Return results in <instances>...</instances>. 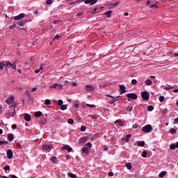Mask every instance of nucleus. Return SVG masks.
Masks as SVG:
<instances>
[{"label": "nucleus", "instance_id": "obj_1", "mask_svg": "<svg viewBox=\"0 0 178 178\" xmlns=\"http://www.w3.org/2000/svg\"><path fill=\"white\" fill-rule=\"evenodd\" d=\"M92 147V144L90 142H88L83 147H82L81 151L83 154H89L90 149Z\"/></svg>", "mask_w": 178, "mask_h": 178}, {"label": "nucleus", "instance_id": "obj_2", "mask_svg": "<svg viewBox=\"0 0 178 178\" xmlns=\"http://www.w3.org/2000/svg\"><path fill=\"white\" fill-rule=\"evenodd\" d=\"M16 62L15 60L13 63H11L9 60H6V69L8 70L9 67H11V69H13L14 70H16Z\"/></svg>", "mask_w": 178, "mask_h": 178}, {"label": "nucleus", "instance_id": "obj_3", "mask_svg": "<svg viewBox=\"0 0 178 178\" xmlns=\"http://www.w3.org/2000/svg\"><path fill=\"white\" fill-rule=\"evenodd\" d=\"M142 130L144 133H151L152 131V127L149 124H147L143 127Z\"/></svg>", "mask_w": 178, "mask_h": 178}, {"label": "nucleus", "instance_id": "obj_4", "mask_svg": "<svg viewBox=\"0 0 178 178\" xmlns=\"http://www.w3.org/2000/svg\"><path fill=\"white\" fill-rule=\"evenodd\" d=\"M141 96L144 101H148L149 99V94L147 91L143 92Z\"/></svg>", "mask_w": 178, "mask_h": 178}, {"label": "nucleus", "instance_id": "obj_5", "mask_svg": "<svg viewBox=\"0 0 178 178\" xmlns=\"http://www.w3.org/2000/svg\"><path fill=\"white\" fill-rule=\"evenodd\" d=\"M62 87H63V86L60 84L53 83V85H51L49 86V88H55L56 90H62Z\"/></svg>", "mask_w": 178, "mask_h": 178}, {"label": "nucleus", "instance_id": "obj_6", "mask_svg": "<svg viewBox=\"0 0 178 178\" xmlns=\"http://www.w3.org/2000/svg\"><path fill=\"white\" fill-rule=\"evenodd\" d=\"M14 101H15V97L10 96V97L7 98V99L6 100V102L8 105H10V104H13Z\"/></svg>", "mask_w": 178, "mask_h": 178}, {"label": "nucleus", "instance_id": "obj_7", "mask_svg": "<svg viewBox=\"0 0 178 178\" xmlns=\"http://www.w3.org/2000/svg\"><path fill=\"white\" fill-rule=\"evenodd\" d=\"M42 149H44L45 151H49V149H52L54 148V146L52 145H47L44 144L42 145Z\"/></svg>", "mask_w": 178, "mask_h": 178}, {"label": "nucleus", "instance_id": "obj_8", "mask_svg": "<svg viewBox=\"0 0 178 178\" xmlns=\"http://www.w3.org/2000/svg\"><path fill=\"white\" fill-rule=\"evenodd\" d=\"M127 97L130 98V99H137V95L136 93H128Z\"/></svg>", "mask_w": 178, "mask_h": 178}, {"label": "nucleus", "instance_id": "obj_9", "mask_svg": "<svg viewBox=\"0 0 178 178\" xmlns=\"http://www.w3.org/2000/svg\"><path fill=\"white\" fill-rule=\"evenodd\" d=\"M119 87L120 89V95L124 94V92H127V90H126V86H124V85H119Z\"/></svg>", "mask_w": 178, "mask_h": 178}, {"label": "nucleus", "instance_id": "obj_10", "mask_svg": "<svg viewBox=\"0 0 178 178\" xmlns=\"http://www.w3.org/2000/svg\"><path fill=\"white\" fill-rule=\"evenodd\" d=\"M7 157L8 159H12V158H13V152L12 149L7 150Z\"/></svg>", "mask_w": 178, "mask_h": 178}, {"label": "nucleus", "instance_id": "obj_11", "mask_svg": "<svg viewBox=\"0 0 178 178\" xmlns=\"http://www.w3.org/2000/svg\"><path fill=\"white\" fill-rule=\"evenodd\" d=\"M24 16H26L25 13H21L17 16H15L14 17L15 20H22V19H23V17H24Z\"/></svg>", "mask_w": 178, "mask_h": 178}, {"label": "nucleus", "instance_id": "obj_12", "mask_svg": "<svg viewBox=\"0 0 178 178\" xmlns=\"http://www.w3.org/2000/svg\"><path fill=\"white\" fill-rule=\"evenodd\" d=\"M6 67V61H0V70H3V67Z\"/></svg>", "mask_w": 178, "mask_h": 178}, {"label": "nucleus", "instance_id": "obj_13", "mask_svg": "<svg viewBox=\"0 0 178 178\" xmlns=\"http://www.w3.org/2000/svg\"><path fill=\"white\" fill-rule=\"evenodd\" d=\"M85 88L87 91H94L95 90V88L94 87H92V86H90V85H87L85 87Z\"/></svg>", "mask_w": 178, "mask_h": 178}, {"label": "nucleus", "instance_id": "obj_14", "mask_svg": "<svg viewBox=\"0 0 178 178\" xmlns=\"http://www.w3.org/2000/svg\"><path fill=\"white\" fill-rule=\"evenodd\" d=\"M24 116L26 122H30V120H31V117L30 116V114H24Z\"/></svg>", "mask_w": 178, "mask_h": 178}, {"label": "nucleus", "instance_id": "obj_15", "mask_svg": "<svg viewBox=\"0 0 178 178\" xmlns=\"http://www.w3.org/2000/svg\"><path fill=\"white\" fill-rule=\"evenodd\" d=\"M63 149H67V151H68V152H72V147H70V146H69V145H65V146H63Z\"/></svg>", "mask_w": 178, "mask_h": 178}, {"label": "nucleus", "instance_id": "obj_16", "mask_svg": "<svg viewBox=\"0 0 178 178\" xmlns=\"http://www.w3.org/2000/svg\"><path fill=\"white\" fill-rule=\"evenodd\" d=\"M79 142L81 144H84V143H87V138L86 137H82L79 139Z\"/></svg>", "mask_w": 178, "mask_h": 178}, {"label": "nucleus", "instance_id": "obj_17", "mask_svg": "<svg viewBox=\"0 0 178 178\" xmlns=\"http://www.w3.org/2000/svg\"><path fill=\"white\" fill-rule=\"evenodd\" d=\"M26 22H27V21L21 20L20 22H17V24H19V26H20L21 27H23V26H24V24H25Z\"/></svg>", "mask_w": 178, "mask_h": 178}, {"label": "nucleus", "instance_id": "obj_18", "mask_svg": "<svg viewBox=\"0 0 178 178\" xmlns=\"http://www.w3.org/2000/svg\"><path fill=\"white\" fill-rule=\"evenodd\" d=\"M120 2L119 1H117L114 3H110L109 4V7L110 8H116V6H118V5H119Z\"/></svg>", "mask_w": 178, "mask_h": 178}, {"label": "nucleus", "instance_id": "obj_19", "mask_svg": "<svg viewBox=\"0 0 178 178\" xmlns=\"http://www.w3.org/2000/svg\"><path fill=\"white\" fill-rule=\"evenodd\" d=\"M145 84L146 86H152V81H151V79H147L145 81Z\"/></svg>", "mask_w": 178, "mask_h": 178}, {"label": "nucleus", "instance_id": "obj_20", "mask_svg": "<svg viewBox=\"0 0 178 178\" xmlns=\"http://www.w3.org/2000/svg\"><path fill=\"white\" fill-rule=\"evenodd\" d=\"M106 97H109L110 98H113V102H117V101H118V98H119V97L120 96H118V97H115V98H113V96H111V95H106Z\"/></svg>", "mask_w": 178, "mask_h": 178}, {"label": "nucleus", "instance_id": "obj_21", "mask_svg": "<svg viewBox=\"0 0 178 178\" xmlns=\"http://www.w3.org/2000/svg\"><path fill=\"white\" fill-rule=\"evenodd\" d=\"M8 116L10 118H15V116H16V112H9Z\"/></svg>", "mask_w": 178, "mask_h": 178}, {"label": "nucleus", "instance_id": "obj_22", "mask_svg": "<svg viewBox=\"0 0 178 178\" xmlns=\"http://www.w3.org/2000/svg\"><path fill=\"white\" fill-rule=\"evenodd\" d=\"M165 176H166V171H162V172L159 175V177H161V178L165 177Z\"/></svg>", "mask_w": 178, "mask_h": 178}, {"label": "nucleus", "instance_id": "obj_23", "mask_svg": "<svg viewBox=\"0 0 178 178\" xmlns=\"http://www.w3.org/2000/svg\"><path fill=\"white\" fill-rule=\"evenodd\" d=\"M126 168H127V169H128V170H131L133 166H131V163H126Z\"/></svg>", "mask_w": 178, "mask_h": 178}, {"label": "nucleus", "instance_id": "obj_24", "mask_svg": "<svg viewBox=\"0 0 178 178\" xmlns=\"http://www.w3.org/2000/svg\"><path fill=\"white\" fill-rule=\"evenodd\" d=\"M115 123H118V125L120 126L121 127L124 126L123 122H122V120H118L115 122Z\"/></svg>", "mask_w": 178, "mask_h": 178}, {"label": "nucleus", "instance_id": "obj_25", "mask_svg": "<svg viewBox=\"0 0 178 178\" xmlns=\"http://www.w3.org/2000/svg\"><path fill=\"white\" fill-rule=\"evenodd\" d=\"M104 15L106 16V17H111V15H112V10L104 13Z\"/></svg>", "mask_w": 178, "mask_h": 178}, {"label": "nucleus", "instance_id": "obj_26", "mask_svg": "<svg viewBox=\"0 0 178 178\" xmlns=\"http://www.w3.org/2000/svg\"><path fill=\"white\" fill-rule=\"evenodd\" d=\"M10 111L11 112H16V105H13L11 106H10Z\"/></svg>", "mask_w": 178, "mask_h": 178}, {"label": "nucleus", "instance_id": "obj_27", "mask_svg": "<svg viewBox=\"0 0 178 178\" xmlns=\"http://www.w3.org/2000/svg\"><path fill=\"white\" fill-rule=\"evenodd\" d=\"M138 145L139 147H144V145H145V142L144 140H142V141H139L138 143Z\"/></svg>", "mask_w": 178, "mask_h": 178}, {"label": "nucleus", "instance_id": "obj_28", "mask_svg": "<svg viewBox=\"0 0 178 178\" xmlns=\"http://www.w3.org/2000/svg\"><path fill=\"white\" fill-rule=\"evenodd\" d=\"M127 111L128 112H131L133 111V106L129 104L127 107Z\"/></svg>", "mask_w": 178, "mask_h": 178}, {"label": "nucleus", "instance_id": "obj_29", "mask_svg": "<svg viewBox=\"0 0 178 178\" xmlns=\"http://www.w3.org/2000/svg\"><path fill=\"white\" fill-rule=\"evenodd\" d=\"M42 113L41 112H35L34 113L35 118H40V116H42Z\"/></svg>", "mask_w": 178, "mask_h": 178}, {"label": "nucleus", "instance_id": "obj_30", "mask_svg": "<svg viewBox=\"0 0 178 178\" xmlns=\"http://www.w3.org/2000/svg\"><path fill=\"white\" fill-rule=\"evenodd\" d=\"M170 133L171 134H176V133H177V130H176L175 128H172L170 129Z\"/></svg>", "mask_w": 178, "mask_h": 178}, {"label": "nucleus", "instance_id": "obj_31", "mask_svg": "<svg viewBox=\"0 0 178 178\" xmlns=\"http://www.w3.org/2000/svg\"><path fill=\"white\" fill-rule=\"evenodd\" d=\"M8 137L9 141H13V138H15V137H13V134H8Z\"/></svg>", "mask_w": 178, "mask_h": 178}, {"label": "nucleus", "instance_id": "obj_32", "mask_svg": "<svg viewBox=\"0 0 178 178\" xmlns=\"http://www.w3.org/2000/svg\"><path fill=\"white\" fill-rule=\"evenodd\" d=\"M66 109H67V105H62V106H60V110L61 111H66Z\"/></svg>", "mask_w": 178, "mask_h": 178}, {"label": "nucleus", "instance_id": "obj_33", "mask_svg": "<svg viewBox=\"0 0 178 178\" xmlns=\"http://www.w3.org/2000/svg\"><path fill=\"white\" fill-rule=\"evenodd\" d=\"M173 88H175V87L170 86H165V87L164 88V90H166V91H168V90H172V89H173Z\"/></svg>", "mask_w": 178, "mask_h": 178}, {"label": "nucleus", "instance_id": "obj_34", "mask_svg": "<svg viewBox=\"0 0 178 178\" xmlns=\"http://www.w3.org/2000/svg\"><path fill=\"white\" fill-rule=\"evenodd\" d=\"M147 111H148L149 112H152V111H154V106H149L147 107Z\"/></svg>", "mask_w": 178, "mask_h": 178}, {"label": "nucleus", "instance_id": "obj_35", "mask_svg": "<svg viewBox=\"0 0 178 178\" xmlns=\"http://www.w3.org/2000/svg\"><path fill=\"white\" fill-rule=\"evenodd\" d=\"M130 137H131V134L127 135V138L125 139V141H127V143H129V141H130Z\"/></svg>", "mask_w": 178, "mask_h": 178}, {"label": "nucleus", "instance_id": "obj_36", "mask_svg": "<svg viewBox=\"0 0 178 178\" xmlns=\"http://www.w3.org/2000/svg\"><path fill=\"white\" fill-rule=\"evenodd\" d=\"M58 106H63V101L62 99H59L58 101Z\"/></svg>", "mask_w": 178, "mask_h": 178}, {"label": "nucleus", "instance_id": "obj_37", "mask_svg": "<svg viewBox=\"0 0 178 178\" xmlns=\"http://www.w3.org/2000/svg\"><path fill=\"white\" fill-rule=\"evenodd\" d=\"M56 156H53L51 157V159H50V161H51V162H54V163H56Z\"/></svg>", "mask_w": 178, "mask_h": 178}, {"label": "nucleus", "instance_id": "obj_38", "mask_svg": "<svg viewBox=\"0 0 178 178\" xmlns=\"http://www.w3.org/2000/svg\"><path fill=\"white\" fill-rule=\"evenodd\" d=\"M44 104H45V105H51V100H49V99H46L45 101H44Z\"/></svg>", "mask_w": 178, "mask_h": 178}, {"label": "nucleus", "instance_id": "obj_39", "mask_svg": "<svg viewBox=\"0 0 178 178\" xmlns=\"http://www.w3.org/2000/svg\"><path fill=\"white\" fill-rule=\"evenodd\" d=\"M53 23L54 24H60V23H62V20H56Z\"/></svg>", "mask_w": 178, "mask_h": 178}, {"label": "nucleus", "instance_id": "obj_40", "mask_svg": "<svg viewBox=\"0 0 178 178\" xmlns=\"http://www.w3.org/2000/svg\"><path fill=\"white\" fill-rule=\"evenodd\" d=\"M16 24H13V25L9 26V30H13V29H15Z\"/></svg>", "mask_w": 178, "mask_h": 178}, {"label": "nucleus", "instance_id": "obj_41", "mask_svg": "<svg viewBox=\"0 0 178 178\" xmlns=\"http://www.w3.org/2000/svg\"><path fill=\"white\" fill-rule=\"evenodd\" d=\"M96 2H98V0H90V6L95 5Z\"/></svg>", "mask_w": 178, "mask_h": 178}, {"label": "nucleus", "instance_id": "obj_42", "mask_svg": "<svg viewBox=\"0 0 178 178\" xmlns=\"http://www.w3.org/2000/svg\"><path fill=\"white\" fill-rule=\"evenodd\" d=\"M143 158H147V151H143L142 153Z\"/></svg>", "mask_w": 178, "mask_h": 178}, {"label": "nucleus", "instance_id": "obj_43", "mask_svg": "<svg viewBox=\"0 0 178 178\" xmlns=\"http://www.w3.org/2000/svg\"><path fill=\"white\" fill-rule=\"evenodd\" d=\"M44 66V64H42V65H41V67H40V69L39 70H35V73H40V70H42V67Z\"/></svg>", "mask_w": 178, "mask_h": 178}, {"label": "nucleus", "instance_id": "obj_44", "mask_svg": "<svg viewBox=\"0 0 178 178\" xmlns=\"http://www.w3.org/2000/svg\"><path fill=\"white\" fill-rule=\"evenodd\" d=\"M170 149H175L177 148L176 145L175 144L170 145Z\"/></svg>", "mask_w": 178, "mask_h": 178}, {"label": "nucleus", "instance_id": "obj_45", "mask_svg": "<svg viewBox=\"0 0 178 178\" xmlns=\"http://www.w3.org/2000/svg\"><path fill=\"white\" fill-rule=\"evenodd\" d=\"M98 8H95L94 10L92 11V15H95V13H98Z\"/></svg>", "mask_w": 178, "mask_h": 178}, {"label": "nucleus", "instance_id": "obj_46", "mask_svg": "<svg viewBox=\"0 0 178 178\" xmlns=\"http://www.w3.org/2000/svg\"><path fill=\"white\" fill-rule=\"evenodd\" d=\"M67 123H69V124H73V123H74V121L72 119H69Z\"/></svg>", "mask_w": 178, "mask_h": 178}, {"label": "nucleus", "instance_id": "obj_47", "mask_svg": "<svg viewBox=\"0 0 178 178\" xmlns=\"http://www.w3.org/2000/svg\"><path fill=\"white\" fill-rule=\"evenodd\" d=\"M159 101H160V102H163V101H165V97L160 96Z\"/></svg>", "mask_w": 178, "mask_h": 178}, {"label": "nucleus", "instance_id": "obj_48", "mask_svg": "<svg viewBox=\"0 0 178 178\" xmlns=\"http://www.w3.org/2000/svg\"><path fill=\"white\" fill-rule=\"evenodd\" d=\"M69 177H71V178H76V175H74L73 173H70Z\"/></svg>", "mask_w": 178, "mask_h": 178}, {"label": "nucleus", "instance_id": "obj_49", "mask_svg": "<svg viewBox=\"0 0 178 178\" xmlns=\"http://www.w3.org/2000/svg\"><path fill=\"white\" fill-rule=\"evenodd\" d=\"M3 144H8V141H6V140H4V141L0 140V146L3 145Z\"/></svg>", "mask_w": 178, "mask_h": 178}, {"label": "nucleus", "instance_id": "obj_50", "mask_svg": "<svg viewBox=\"0 0 178 178\" xmlns=\"http://www.w3.org/2000/svg\"><path fill=\"white\" fill-rule=\"evenodd\" d=\"M74 108H76V109H79L80 107V105L79 104H73Z\"/></svg>", "mask_w": 178, "mask_h": 178}, {"label": "nucleus", "instance_id": "obj_51", "mask_svg": "<svg viewBox=\"0 0 178 178\" xmlns=\"http://www.w3.org/2000/svg\"><path fill=\"white\" fill-rule=\"evenodd\" d=\"M86 106H89V108H95V105L94 104H86Z\"/></svg>", "mask_w": 178, "mask_h": 178}, {"label": "nucleus", "instance_id": "obj_52", "mask_svg": "<svg viewBox=\"0 0 178 178\" xmlns=\"http://www.w3.org/2000/svg\"><path fill=\"white\" fill-rule=\"evenodd\" d=\"M52 2H53L52 0H47L46 1V4L47 5H51Z\"/></svg>", "mask_w": 178, "mask_h": 178}, {"label": "nucleus", "instance_id": "obj_53", "mask_svg": "<svg viewBox=\"0 0 178 178\" xmlns=\"http://www.w3.org/2000/svg\"><path fill=\"white\" fill-rule=\"evenodd\" d=\"M4 170H6H6H10V167L9 165L5 166L4 167Z\"/></svg>", "mask_w": 178, "mask_h": 178}, {"label": "nucleus", "instance_id": "obj_54", "mask_svg": "<svg viewBox=\"0 0 178 178\" xmlns=\"http://www.w3.org/2000/svg\"><path fill=\"white\" fill-rule=\"evenodd\" d=\"M131 84H133V85L137 84V80H136V79H132V80H131Z\"/></svg>", "mask_w": 178, "mask_h": 178}, {"label": "nucleus", "instance_id": "obj_55", "mask_svg": "<svg viewBox=\"0 0 178 178\" xmlns=\"http://www.w3.org/2000/svg\"><path fill=\"white\" fill-rule=\"evenodd\" d=\"M87 128L85 127V126H82L81 127V131H86V129Z\"/></svg>", "mask_w": 178, "mask_h": 178}, {"label": "nucleus", "instance_id": "obj_56", "mask_svg": "<svg viewBox=\"0 0 178 178\" xmlns=\"http://www.w3.org/2000/svg\"><path fill=\"white\" fill-rule=\"evenodd\" d=\"M84 3L86 4L90 3V5H91V0H85Z\"/></svg>", "mask_w": 178, "mask_h": 178}, {"label": "nucleus", "instance_id": "obj_57", "mask_svg": "<svg viewBox=\"0 0 178 178\" xmlns=\"http://www.w3.org/2000/svg\"><path fill=\"white\" fill-rule=\"evenodd\" d=\"M149 8H158L156 4H150Z\"/></svg>", "mask_w": 178, "mask_h": 178}, {"label": "nucleus", "instance_id": "obj_58", "mask_svg": "<svg viewBox=\"0 0 178 178\" xmlns=\"http://www.w3.org/2000/svg\"><path fill=\"white\" fill-rule=\"evenodd\" d=\"M83 15H84V12L78 13L76 14V16H83Z\"/></svg>", "mask_w": 178, "mask_h": 178}, {"label": "nucleus", "instance_id": "obj_59", "mask_svg": "<svg viewBox=\"0 0 178 178\" xmlns=\"http://www.w3.org/2000/svg\"><path fill=\"white\" fill-rule=\"evenodd\" d=\"M54 38H55L56 40H59V38H60V35H56L54 37Z\"/></svg>", "mask_w": 178, "mask_h": 178}, {"label": "nucleus", "instance_id": "obj_60", "mask_svg": "<svg viewBox=\"0 0 178 178\" xmlns=\"http://www.w3.org/2000/svg\"><path fill=\"white\" fill-rule=\"evenodd\" d=\"M133 129H137V127H138V124H135L132 126Z\"/></svg>", "mask_w": 178, "mask_h": 178}, {"label": "nucleus", "instance_id": "obj_61", "mask_svg": "<svg viewBox=\"0 0 178 178\" xmlns=\"http://www.w3.org/2000/svg\"><path fill=\"white\" fill-rule=\"evenodd\" d=\"M178 124V118L175 119L174 124Z\"/></svg>", "mask_w": 178, "mask_h": 178}, {"label": "nucleus", "instance_id": "obj_62", "mask_svg": "<svg viewBox=\"0 0 178 178\" xmlns=\"http://www.w3.org/2000/svg\"><path fill=\"white\" fill-rule=\"evenodd\" d=\"M108 176H110V177H112V176H113V173L112 172H108Z\"/></svg>", "mask_w": 178, "mask_h": 178}, {"label": "nucleus", "instance_id": "obj_63", "mask_svg": "<svg viewBox=\"0 0 178 178\" xmlns=\"http://www.w3.org/2000/svg\"><path fill=\"white\" fill-rule=\"evenodd\" d=\"M16 127H17V125H16V124L12 125V129H16Z\"/></svg>", "mask_w": 178, "mask_h": 178}, {"label": "nucleus", "instance_id": "obj_64", "mask_svg": "<svg viewBox=\"0 0 178 178\" xmlns=\"http://www.w3.org/2000/svg\"><path fill=\"white\" fill-rule=\"evenodd\" d=\"M173 92H178V89H175V90H173Z\"/></svg>", "mask_w": 178, "mask_h": 178}]
</instances>
